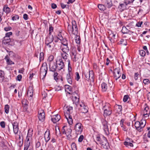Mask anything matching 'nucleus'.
<instances>
[{
  "label": "nucleus",
  "mask_w": 150,
  "mask_h": 150,
  "mask_svg": "<svg viewBox=\"0 0 150 150\" xmlns=\"http://www.w3.org/2000/svg\"><path fill=\"white\" fill-rule=\"evenodd\" d=\"M129 96L128 95H125L123 98V100L124 102H126Z\"/></svg>",
  "instance_id": "obj_62"
},
{
  "label": "nucleus",
  "mask_w": 150,
  "mask_h": 150,
  "mask_svg": "<svg viewBox=\"0 0 150 150\" xmlns=\"http://www.w3.org/2000/svg\"><path fill=\"white\" fill-rule=\"evenodd\" d=\"M9 106L8 105H6L5 106L4 110L6 113L8 114L9 112Z\"/></svg>",
  "instance_id": "obj_43"
},
{
  "label": "nucleus",
  "mask_w": 150,
  "mask_h": 150,
  "mask_svg": "<svg viewBox=\"0 0 150 150\" xmlns=\"http://www.w3.org/2000/svg\"><path fill=\"white\" fill-rule=\"evenodd\" d=\"M49 67L50 71L54 72L56 71H57V66L56 64L54 63L52 64H49Z\"/></svg>",
  "instance_id": "obj_23"
},
{
  "label": "nucleus",
  "mask_w": 150,
  "mask_h": 150,
  "mask_svg": "<svg viewBox=\"0 0 150 150\" xmlns=\"http://www.w3.org/2000/svg\"><path fill=\"white\" fill-rule=\"evenodd\" d=\"M108 87L106 83L103 82L102 83L101 88L103 91L105 92L106 91Z\"/></svg>",
  "instance_id": "obj_28"
},
{
  "label": "nucleus",
  "mask_w": 150,
  "mask_h": 150,
  "mask_svg": "<svg viewBox=\"0 0 150 150\" xmlns=\"http://www.w3.org/2000/svg\"><path fill=\"white\" fill-rule=\"evenodd\" d=\"M135 0H125L124 3L127 5L132 3Z\"/></svg>",
  "instance_id": "obj_42"
},
{
  "label": "nucleus",
  "mask_w": 150,
  "mask_h": 150,
  "mask_svg": "<svg viewBox=\"0 0 150 150\" xmlns=\"http://www.w3.org/2000/svg\"><path fill=\"white\" fill-rule=\"evenodd\" d=\"M103 110H104V116L107 117L110 115L112 112V109L110 104L105 103L103 106Z\"/></svg>",
  "instance_id": "obj_2"
},
{
  "label": "nucleus",
  "mask_w": 150,
  "mask_h": 150,
  "mask_svg": "<svg viewBox=\"0 0 150 150\" xmlns=\"http://www.w3.org/2000/svg\"><path fill=\"white\" fill-rule=\"evenodd\" d=\"M71 58L72 61L74 62H76L79 59V58L77 57L76 55H75L73 57H71Z\"/></svg>",
  "instance_id": "obj_48"
},
{
  "label": "nucleus",
  "mask_w": 150,
  "mask_h": 150,
  "mask_svg": "<svg viewBox=\"0 0 150 150\" xmlns=\"http://www.w3.org/2000/svg\"><path fill=\"white\" fill-rule=\"evenodd\" d=\"M54 59V57L52 55H50L47 59V61L49 62H52Z\"/></svg>",
  "instance_id": "obj_52"
},
{
  "label": "nucleus",
  "mask_w": 150,
  "mask_h": 150,
  "mask_svg": "<svg viewBox=\"0 0 150 150\" xmlns=\"http://www.w3.org/2000/svg\"><path fill=\"white\" fill-rule=\"evenodd\" d=\"M72 30L73 32L74 31V28H77L76 25V22L75 21H72Z\"/></svg>",
  "instance_id": "obj_35"
},
{
  "label": "nucleus",
  "mask_w": 150,
  "mask_h": 150,
  "mask_svg": "<svg viewBox=\"0 0 150 150\" xmlns=\"http://www.w3.org/2000/svg\"><path fill=\"white\" fill-rule=\"evenodd\" d=\"M33 87L32 86H30L28 90L27 96L28 99L31 100L33 96Z\"/></svg>",
  "instance_id": "obj_8"
},
{
  "label": "nucleus",
  "mask_w": 150,
  "mask_h": 150,
  "mask_svg": "<svg viewBox=\"0 0 150 150\" xmlns=\"http://www.w3.org/2000/svg\"><path fill=\"white\" fill-rule=\"evenodd\" d=\"M96 139L104 148L108 149L110 147L107 140L104 136H103L101 138L100 136L98 134L96 136Z\"/></svg>",
  "instance_id": "obj_1"
},
{
  "label": "nucleus",
  "mask_w": 150,
  "mask_h": 150,
  "mask_svg": "<svg viewBox=\"0 0 150 150\" xmlns=\"http://www.w3.org/2000/svg\"><path fill=\"white\" fill-rule=\"evenodd\" d=\"M44 137L46 143H47L50 139V131L47 130L45 132Z\"/></svg>",
  "instance_id": "obj_14"
},
{
  "label": "nucleus",
  "mask_w": 150,
  "mask_h": 150,
  "mask_svg": "<svg viewBox=\"0 0 150 150\" xmlns=\"http://www.w3.org/2000/svg\"><path fill=\"white\" fill-rule=\"evenodd\" d=\"M98 8L101 11H104L106 9L105 6L102 4H99L98 5Z\"/></svg>",
  "instance_id": "obj_37"
},
{
  "label": "nucleus",
  "mask_w": 150,
  "mask_h": 150,
  "mask_svg": "<svg viewBox=\"0 0 150 150\" xmlns=\"http://www.w3.org/2000/svg\"><path fill=\"white\" fill-rule=\"evenodd\" d=\"M101 122L102 125L103 127V129L105 132V133L107 135H108L109 134L108 127V122L105 120L104 119L102 120Z\"/></svg>",
  "instance_id": "obj_7"
},
{
  "label": "nucleus",
  "mask_w": 150,
  "mask_h": 150,
  "mask_svg": "<svg viewBox=\"0 0 150 150\" xmlns=\"http://www.w3.org/2000/svg\"><path fill=\"white\" fill-rule=\"evenodd\" d=\"M83 129V126L81 123H77L74 126V129L76 133L77 134H80L81 133Z\"/></svg>",
  "instance_id": "obj_6"
},
{
  "label": "nucleus",
  "mask_w": 150,
  "mask_h": 150,
  "mask_svg": "<svg viewBox=\"0 0 150 150\" xmlns=\"http://www.w3.org/2000/svg\"><path fill=\"white\" fill-rule=\"evenodd\" d=\"M60 118L61 117L59 115H56L52 116L51 117V120L53 123H55L59 121Z\"/></svg>",
  "instance_id": "obj_16"
},
{
  "label": "nucleus",
  "mask_w": 150,
  "mask_h": 150,
  "mask_svg": "<svg viewBox=\"0 0 150 150\" xmlns=\"http://www.w3.org/2000/svg\"><path fill=\"white\" fill-rule=\"evenodd\" d=\"M12 123L13 127L14 133L15 134H17L19 130L18 123L17 122H13Z\"/></svg>",
  "instance_id": "obj_13"
},
{
  "label": "nucleus",
  "mask_w": 150,
  "mask_h": 150,
  "mask_svg": "<svg viewBox=\"0 0 150 150\" xmlns=\"http://www.w3.org/2000/svg\"><path fill=\"white\" fill-rule=\"evenodd\" d=\"M11 41V39H6L3 40H2V43L5 45H11L10 42Z\"/></svg>",
  "instance_id": "obj_36"
},
{
  "label": "nucleus",
  "mask_w": 150,
  "mask_h": 150,
  "mask_svg": "<svg viewBox=\"0 0 150 150\" xmlns=\"http://www.w3.org/2000/svg\"><path fill=\"white\" fill-rule=\"evenodd\" d=\"M126 6L125 4H120L118 6V8L119 11L122 12L126 9Z\"/></svg>",
  "instance_id": "obj_21"
},
{
  "label": "nucleus",
  "mask_w": 150,
  "mask_h": 150,
  "mask_svg": "<svg viewBox=\"0 0 150 150\" xmlns=\"http://www.w3.org/2000/svg\"><path fill=\"white\" fill-rule=\"evenodd\" d=\"M84 74L86 80H90L91 81H94V74L93 71H89L86 72H84Z\"/></svg>",
  "instance_id": "obj_5"
},
{
  "label": "nucleus",
  "mask_w": 150,
  "mask_h": 150,
  "mask_svg": "<svg viewBox=\"0 0 150 150\" xmlns=\"http://www.w3.org/2000/svg\"><path fill=\"white\" fill-rule=\"evenodd\" d=\"M133 142V140L131 138H127L126 139V141H125V143L126 144L127 143H129L132 145V143Z\"/></svg>",
  "instance_id": "obj_38"
},
{
  "label": "nucleus",
  "mask_w": 150,
  "mask_h": 150,
  "mask_svg": "<svg viewBox=\"0 0 150 150\" xmlns=\"http://www.w3.org/2000/svg\"><path fill=\"white\" fill-rule=\"evenodd\" d=\"M53 27L52 26L50 25V27H49V34L50 35H51V33L53 32Z\"/></svg>",
  "instance_id": "obj_54"
},
{
  "label": "nucleus",
  "mask_w": 150,
  "mask_h": 150,
  "mask_svg": "<svg viewBox=\"0 0 150 150\" xmlns=\"http://www.w3.org/2000/svg\"><path fill=\"white\" fill-rule=\"evenodd\" d=\"M140 54L142 56H144L146 54L145 51L144 50H141L139 52Z\"/></svg>",
  "instance_id": "obj_51"
},
{
  "label": "nucleus",
  "mask_w": 150,
  "mask_h": 150,
  "mask_svg": "<svg viewBox=\"0 0 150 150\" xmlns=\"http://www.w3.org/2000/svg\"><path fill=\"white\" fill-rule=\"evenodd\" d=\"M148 138H150V131H149L148 133H145L144 135V140L145 142H148L149 140H148Z\"/></svg>",
  "instance_id": "obj_27"
},
{
  "label": "nucleus",
  "mask_w": 150,
  "mask_h": 150,
  "mask_svg": "<svg viewBox=\"0 0 150 150\" xmlns=\"http://www.w3.org/2000/svg\"><path fill=\"white\" fill-rule=\"evenodd\" d=\"M121 75V73L119 70L115 69V72H114V77L116 81L119 78Z\"/></svg>",
  "instance_id": "obj_12"
},
{
  "label": "nucleus",
  "mask_w": 150,
  "mask_h": 150,
  "mask_svg": "<svg viewBox=\"0 0 150 150\" xmlns=\"http://www.w3.org/2000/svg\"><path fill=\"white\" fill-rule=\"evenodd\" d=\"M124 144L125 145L126 147H128V148H129L131 147H132L133 146V145L132 143V145H131V144L129 143H127V144L125 143V142H124Z\"/></svg>",
  "instance_id": "obj_53"
},
{
  "label": "nucleus",
  "mask_w": 150,
  "mask_h": 150,
  "mask_svg": "<svg viewBox=\"0 0 150 150\" xmlns=\"http://www.w3.org/2000/svg\"><path fill=\"white\" fill-rule=\"evenodd\" d=\"M61 50L63 52L68 53L70 51V48L68 44L61 45Z\"/></svg>",
  "instance_id": "obj_17"
},
{
  "label": "nucleus",
  "mask_w": 150,
  "mask_h": 150,
  "mask_svg": "<svg viewBox=\"0 0 150 150\" xmlns=\"http://www.w3.org/2000/svg\"><path fill=\"white\" fill-rule=\"evenodd\" d=\"M64 116L69 125H72L73 123V120L70 115L64 114Z\"/></svg>",
  "instance_id": "obj_15"
},
{
  "label": "nucleus",
  "mask_w": 150,
  "mask_h": 150,
  "mask_svg": "<svg viewBox=\"0 0 150 150\" xmlns=\"http://www.w3.org/2000/svg\"><path fill=\"white\" fill-rule=\"evenodd\" d=\"M60 5L62 9H64L65 8H67V7H69L68 5H65L63 3H61Z\"/></svg>",
  "instance_id": "obj_56"
},
{
  "label": "nucleus",
  "mask_w": 150,
  "mask_h": 150,
  "mask_svg": "<svg viewBox=\"0 0 150 150\" xmlns=\"http://www.w3.org/2000/svg\"><path fill=\"white\" fill-rule=\"evenodd\" d=\"M44 59V54L43 52H41L40 54L39 60L40 62L43 60Z\"/></svg>",
  "instance_id": "obj_46"
},
{
  "label": "nucleus",
  "mask_w": 150,
  "mask_h": 150,
  "mask_svg": "<svg viewBox=\"0 0 150 150\" xmlns=\"http://www.w3.org/2000/svg\"><path fill=\"white\" fill-rule=\"evenodd\" d=\"M4 79V73L3 71L0 70V82H2Z\"/></svg>",
  "instance_id": "obj_32"
},
{
  "label": "nucleus",
  "mask_w": 150,
  "mask_h": 150,
  "mask_svg": "<svg viewBox=\"0 0 150 150\" xmlns=\"http://www.w3.org/2000/svg\"><path fill=\"white\" fill-rule=\"evenodd\" d=\"M105 4L108 8H110L112 6L111 0H106Z\"/></svg>",
  "instance_id": "obj_29"
},
{
  "label": "nucleus",
  "mask_w": 150,
  "mask_h": 150,
  "mask_svg": "<svg viewBox=\"0 0 150 150\" xmlns=\"http://www.w3.org/2000/svg\"><path fill=\"white\" fill-rule=\"evenodd\" d=\"M67 112L64 114H67L70 115L72 112L73 108L71 106L67 107L66 108Z\"/></svg>",
  "instance_id": "obj_30"
},
{
  "label": "nucleus",
  "mask_w": 150,
  "mask_h": 150,
  "mask_svg": "<svg viewBox=\"0 0 150 150\" xmlns=\"http://www.w3.org/2000/svg\"><path fill=\"white\" fill-rule=\"evenodd\" d=\"M45 47L49 49V50L53 49L55 46V45L54 43H45Z\"/></svg>",
  "instance_id": "obj_22"
},
{
  "label": "nucleus",
  "mask_w": 150,
  "mask_h": 150,
  "mask_svg": "<svg viewBox=\"0 0 150 150\" xmlns=\"http://www.w3.org/2000/svg\"><path fill=\"white\" fill-rule=\"evenodd\" d=\"M143 83L145 84H148L150 83V81L149 79H145L143 80Z\"/></svg>",
  "instance_id": "obj_57"
},
{
  "label": "nucleus",
  "mask_w": 150,
  "mask_h": 150,
  "mask_svg": "<svg viewBox=\"0 0 150 150\" xmlns=\"http://www.w3.org/2000/svg\"><path fill=\"white\" fill-rule=\"evenodd\" d=\"M54 40L53 36L49 35V36L47 37L45 41V43H54L53 42Z\"/></svg>",
  "instance_id": "obj_20"
},
{
  "label": "nucleus",
  "mask_w": 150,
  "mask_h": 150,
  "mask_svg": "<svg viewBox=\"0 0 150 150\" xmlns=\"http://www.w3.org/2000/svg\"><path fill=\"white\" fill-rule=\"evenodd\" d=\"M140 125L141 126V128L144 127L146 124V121L145 120H141L140 122H139Z\"/></svg>",
  "instance_id": "obj_41"
},
{
  "label": "nucleus",
  "mask_w": 150,
  "mask_h": 150,
  "mask_svg": "<svg viewBox=\"0 0 150 150\" xmlns=\"http://www.w3.org/2000/svg\"><path fill=\"white\" fill-rule=\"evenodd\" d=\"M19 18V16L17 15H15L12 17V20L13 21H16L18 20Z\"/></svg>",
  "instance_id": "obj_50"
},
{
  "label": "nucleus",
  "mask_w": 150,
  "mask_h": 150,
  "mask_svg": "<svg viewBox=\"0 0 150 150\" xmlns=\"http://www.w3.org/2000/svg\"><path fill=\"white\" fill-rule=\"evenodd\" d=\"M115 35L113 33H111L109 34V38H111L113 39H115Z\"/></svg>",
  "instance_id": "obj_61"
},
{
  "label": "nucleus",
  "mask_w": 150,
  "mask_h": 150,
  "mask_svg": "<svg viewBox=\"0 0 150 150\" xmlns=\"http://www.w3.org/2000/svg\"><path fill=\"white\" fill-rule=\"evenodd\" d=\"M61 41V44L62 45L68 44V40L65 38H63L62 40H60Z\"/></svg>",
  "instance_id": "obj_33"
},
{
  "label": "nucleus",
  "mask_w": 150,
  "mask_h": 150,
  "mask_svg": "<svg viewBox=\"0 0 150 150\" xmlns=\"http://www.w3.org/2000/svg\"><path fill=\"white\" fill-rule=\"evenodd\" d=\"M71 33H73L74 35L77 34L78 33V28H74V31L73 32L72 30H71Z\"/></svg>",
  "instance_id": "obj_59"
},
{
  "label": "nucleus",
  "mask_w": 150,
  "mask_h": 150,
  "mask_svg": "<svg viewBox=\"0 0 150 150\" xmlns=\"http://www.w3.org/2000/svg\"><path fill=\"white\" fill-rule=\"evenodd\" d=\"M75 74L76 76V79L77 81H78L80 78L79 73L78 72H76L75 73Z\"/></svg>",
  "instance_id": "obj_63"
},
{
  "label": "nucleus",
  "mask_w": 150,
  "mask_h": 150,
  "mask_svg": "<svg viewBox=\"0 0 150 150\" xmlns=\"http://www.w3.org/2000/svg\"><path fill=\"white\" fill-rule=\"evenodd\" d=\"M55 133L56 135L57 136H61V133L60 130L58 127L55 128Z\"/></svg>",
  "instance_id": "obj_40"
},
{
  "label": "nucleus",
  "mask_w": 150,
  "mask_h": 150,
  "mask_svg": "<svg viewBox=\"0 0 150 150\" xmlns=\"http://www.w3.org/2000/svg\"><path fill=\"white\" fill-rule=\"evenodd\" d=\"M67 62H68V71L69 72L66 75L67 80L71 77L70 76V73H71V67L70 64V61L69 59H68L67 60Z\"/></svg>",
  "instance_id": "obj_11"
},
{
  "label": "nucleus",
  "mask_w": 150,
  "mask_h": 150,
  "mask_svg": "<svg viewBox=\"0 0 150 150\" xmlns=\"http://www.w3.org/2000/svg\"><path fill=\"white\" fill-rule=\"evenodd\" d=\"M72 132V129L70 128H66V134L67 139H72L71 133Z\"/></svg>",
  "instance_id": "obj_18"
},
{
  "label": "nucleus",
  "mask_w": 150,
  "mask_h": 150,
  "mask_svg": "<svg viewBox=\"0 0 150 150\" xmlns=\"http://www.w3.org/2000/svg\"><path fill=\"white\" fill-rule=\"evenodd\" d=\"M115 107L116 109H117V111L118 112H121L122 110V107L121 105H116Z\"/></svg>",
  "instance_id": "obj_34"
},
{
  "label": "nucleus",
  "mask_w": 150,
  "mask_h": 150,
  "mask_svg": "<svg viewBox=\"0 0 150 150\" xmlns=\"http://www.w3.org/2000/svg\"><path fill=\"white\" fill-rule=\"evenodd\" d=\"M134 125L136 129L139 132H141L142 131L141 126L139 121H136Z\"/></svg>",
  "instance_id": "obj_24"
},
{
  "label": "nucleus",
  "mask_w": 150,
  "mask_h": 150,
  "mask_svg": "<svg viewBox=\"0 0 150 150\" xmlns=\"http://www.w3.org/2000/svg\"><path fill=\"white\" fill-rule=\"evenodd\" d=\"M62 57L65 61L67 59L69 54L68 53L62 52L61 54Z\"/></svg>",
  "instance_id": "obj_26"
},
{
  "label": "nucleus",
  "mask_w": 150,
  "mask_h": 150,
  "mask_svg": "<svg viewBox=\"0 0 150 150\" xmlns=\"http://www.w3.org/2000/svg\"><path fill=\"white\" fill-rule=\"evenodd\" d=\"M145 105L146 106L143 111V115L144 117H149L150 114V110L146 104Z\"/></svg>",
  "instance_id": "obj_10"
},
{
  "label": "nucleus",
  "mask_w": 150,
  "mask_h": 150,
  "mask_svg": "<svg viewBox=\"0 0 150 150\" xmlns=\"http://www.w3.org/2000/svg\"><path fill=\"white\" fill-rule=\"evenodd\" d=\"M67 127L65 126H63L62 129V132L63 134H66V130Z\"/></svg>",
  "instance_id": "obj_49"
},
{
  "label": "nucleus",
  "mask_w": 150,
  "mask_h": 150,
  "mask_svg": "<svg viewBox=\"0 0 150 150\" xmlns=\"http://www.w3.org/2000/svg\"><path fill=\"white\" fill-rule=\"evenodd\" d=\"M38 118L39 120L43 122L45 119V116L44 111L43 110H41L38 112Z\"/></svg>",
  "instance_id": "obj_9"
},
{
  "label": "nucleus",
  "mask_w": 150,
  "mask_h": 150,
  "mask_svg": "<svg viewBox=\"0 0 150 150\" xmlns=\"http://www.w3.org/2000/svg\"><path fill=\"white\" fill-rule=\"evenodd\" d=\"M65 88L66 89L68 90L70 92L71 91L72 89L71 86L68 85H66Z\"/></svg>",
  "instance_id": "obj_58"
},
{
  "label": "nucleus",
  "mask_w": 150,
  "mask_h": 150,
  "mask_svg": "<svg viewBox=\"0 0 150 150\" xmlns=\"http://www.w3.org/2000/svg\"><path fill=\"white\" fill-rule=\"evenodd\" d=\"M83 138H84V137H83V135H81L79 138L78 141L79 142H82L83 139Z\"/></svg>",
  "instance_id": "obj_64"
},
{
  "label": "nucleus",
  "mask_w": 150,
  "mask_h": 150,
  "mask_svg": "<svg viewBox=\"0 0 150 150\" xmlns=\"http://www.w3.org/2000/svg\"><path fill=\"white\" fill-rule=\"evenodd\" d=\"M71 146L72 150H77L76 144L74 142L72 143Z\"/></svg>",
  "instance_id": "obj_47"
},
{
  "label": "nucleus",
  "mask_w": 150,
  "mask_h": 150,
  "mask_svg": "<svg viewBox=\"0 0 150 150\" xmlns=\"http://www.w3.org/2000/svg\"><path fill=\"white\" fill-rule=\"evenodd\" d=\"M80 106L81 107L80 110L82 113H86L88 112V107L84 105V104H82V105L80 104Z\"/></svg>",
  "instance_id": "obj_19"
},
{
  "label": "nucleus",
  "mask_w": 150,
  "mask_h": 150,
  "mask_svg": "<svg viewBox=\"0 0 150 150\" xmlns=\"http://www.w3.org/2000/svg\"><path fill=\"white\" fill-rule=\"evenodd\" d=\"M119 44L122 45H126L127 44L126 40H125L121 39L120 41Z\"/></svg>",
  "instance_id": "obj_39"
},
{
  "label": "nucleus",
  "mask_w": 150,
  "mask_h": 150,
  "mask_svg": "<svg viewBox=\"0 0 150 150\" xmlns=\"http://www.w3.org/2000/svg\"><path fill=\"white\" fill-rule=\"evenodd\" d=\"M48 68L47 64L46 63H43L40 70V74L41 77H42V79H44L47 73Z\"/></svg>",
  "instance_id": "obj_3"
},
{
  "label": "nucleus",
  "mask_w": 150,
  "mask_h": 150,
  "mask_svg": "<svg viewBox=\"0 0 150 150\" xmlns=\"http://www.w3.org/2000/svg\"><path fill=\"white\" fill-rule=\"evenodd\" d=\"M57 71L63 69L64 67V64L61 57L58 58L56 60Z\"/></svg>",
  "instance_id": "obj_4"
},
{
  "label": "nucleus",
  "mask_w": 150,
  "mask_h": 150,
  "mask_svg": "<svg viewBox=\"0 0 150 150\" xmlns=\"http://www.w3.org/2000/svg\"><path fill=\"white\" fill-rule=\"evenodd\" d=\"M4 29L6 31H8L11 30L12 29V28L11 27L8 26L7 27H5Z\"/></svg>",
  "instance_id": "obj_60"
},
{
  "label": "nucleus",
  "mask_w": 150,
  "mask_h": 150,
  "mask_svg": "<svg viewBox=\"0 0 150 150\" xmlns=\"http://www.w3.org/2000/svg\"><path fill=\"white\" fill-rule=\"evenodd\" d=\"M122 31L123 33H127V32L129 31V30L125 27L124 26L122 27Z\"/></svg>",
  "instance_id": "obj_44"
},
{
  "label": "nucleus",
  "mask_w": 150,
  "mask_h": 150,
  "mask_svg": "<svg viewBox=\"0 0 150 150\" xmlns=\"http://www.w3.org/2000/svg\"><path fill=\"white\" fill-rule=\"evenodd\" d=\"M33 129L32 128L30 129L28 131L27 137L28 136L29 137L31 136L33 134Z\"/></svg>",
  "instance_id": "obj_45"
},
{
  "label": "nucleus",
  "mask_w": 150,
  "mask_h": 150,
  "mask_svg": "<svg viewBox=\"0 0 150 150\" xmlns=\"http://www.w3.org/2000/svg\"><path fill=\"white\" fill-rule=\"evenodd\" d=\"M3 11L6 13H10L11 9L7 6H5L3 8Z\"/></svg>",
  "instance_id": "obj_31"
},
{
  "label": "nucleus",
  "mask_w": 150,
  "mask_h": 150,
  "mask_svg": "<svg viewBox=\"0 0 150 150\" xmlns=\"http://www.w3.org/2000/svg\"><path fill=\"white\" fill-rule=\"evenodd\" d=\"M57 38L59 39L60 40H62L63 37L62 36L61 33V32H59L57 36Z\"/></svg>",
  "instance_id": "obj_55"
},
{
  "label": "nucleus",
  "mask_w": 150,
  "mask_h": 150,
  "mask_svg": "<svg viewBox=\"0 0 150 150\" xmlns=\"http://www.w3.org/2000/svg\"><path fill=\"white\" fill-rule=\"evenodd\" d=\"M5 59H6V63L8 65H11L14 64V62L10 60L8 55H6L5 56Z\"/></svg>",
  "instance_id": "obj_25"
}]
</instances>
